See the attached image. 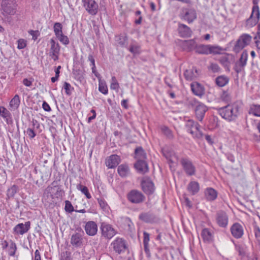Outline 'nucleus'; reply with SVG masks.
I'll use <instances>...</instances> for the list:
<instances>
[{
  "label": "nucleus",
  "mask_w": 260,
  "mask_h": 260,
  "mask_svg": "<svg viewBox=\"0 0 260 260\" xmlns=\"http://www.w3.org/2000/svg\"><path fill=\"white\" fill-rule=\"evenodd\" d=\"M240 104L235 103L218 109V113L225 119L232 121L235 120L239 114Z\"/></svg>",
  "instance_id": "1"
},
{
  "label": "nucleus",
  "mask_w": 260,
  "mask_h": 260,
  "mask_svg": "<svg viewBox=\"0 0 260 260\" xmlns=\"http://www.w3.org/2000/svg\"><path fill=\"white\" fill-rule=\"evenodd\" d=\"M187 104L191 107H194V112L197 119L202 121L208 108L204 104L199 102L194 98L187 99Z\"/></svg>",
  "instance_id": "2"
},
{
  "label": "nucleus",
  "mask_w": 260,
  "mask_h": 260,
  "mask_svg": "<svg viewBox=\"0 0 260 260\" xmlns=\"http://www.w3.org/2000/svg\"><path fill=\"white\" fill-rule=\"evenodd\" d=\"M16 4L15 0H3L2 13L5 17L14 15L16 13Z\"/></svg>",
  "instance_id": "3"
},
{
  "label": "nucleus",
  "mask_w": 260,
  "mask_h": 260,
  "mask_svg": "<svg viewBox=\"0 0 260 260\" xmlns=\"http://www.w3.org/2000/svg\"><path fill=\"white\" fill-rule=\"evenodd\" d=\"M185 126L187 131L195 138L200 139L203 136V134L200 130V125L192 119L187 120Z\"/></svg>",
  "instance_id": "4"
},
{
  "label": "nucleus",
  "mask_w": 260,
  "mask_h": 260,
  "mask_svg": "<svg viewBox=\"0 0 260 260\" xmlns=\"http://www.w3.org/2000/svg\"><path fill=\"white\" fill-rule=\"evenodd\" d=\"M128 200L134 204H139L144 201L145 196L140 191L133 189L130 191L127 194Z\"/></svg>",
  "instance_id": "5"
},
{
  "label": "nucleus",
  "mask_w": 260,
  "mask_h": 260,
  "mask_svg": "<svg viewBox=\"0 0 260 260\" xmlns=\"http://www.w3.org/2000/svg\"><path fill=\"white\" fill-rule=\"evenodd\" d=\"M260 16L259 8L257 5H255L252 8V13L250 17L246 21V26L248 27H252L257 23Z\"/></svg>",
  "instance_id": "6"
},
{
  "label": "nucleus",
  "mask_w": 260,
  "mask_h": 260,
  "mask_svg": "<svg viewBox=\"0 0 260 260\" xmlns=\"http://www.w3.org/2000/svg\"><path fill=\"white\" fill-rule=\"evenodd\" d=\"M181 164L183 171L187 176H193L196 174V167L190 160L188 158H182Z\"/></svg>",
  "instance_id": "7"
},
{
  "label": "nucleus",
  "mask_w": 260,
  "mask_h": 260,
  "mask_svg": "<svg viewBox=\"0 0 260 260\" xmlns=\"http://www.w3.org/2000/svg\"><path fill=\"white\" fill-rule=\"evenodd\" d=\"M82 2L83 7L90 15H95L97 14L99 6L94 0H82Z\"/></svg>",
  "instance_id": "8"
},
{
  "label": "nucleus",
  "mask_w": 260,
  "mask_h": 260,
  "mask_svg": "<svg viewBox=\"0 0 260 260\" xmlns=\"http://www.w3.org/2000/svg\"><path fill=\"white\" fill-rule=\"evenodd\" d=\"M114 250L120 254L125 251L127 249L126 241L122 238L117 237L111 243Z\"/></svg>",
  "instance_id": "9"
},
{
  "label": "nucleus",
  "mask_w": 260,
  "mask_h": 260,
  "mask_svg": "<svg viewBox=\"0 0 260 260\" xmlns=\"http://www.w3.org/2000/svg\"><path fill=\"white\" fill-rule=\"evenodd\" d=\"M101 229L102 236L108 239H111L116 234V231L111 225L109 224L103 223L101 224Z\"/></svg>",
  "instance_id": "10"
},
{
  "label": "nucleus",
  "mask_w": 260,
  "mask_h": 260,
  "mask_svg": "<svg viewBox=\"0 0 260 260\" xmlns=\"http://www.w3.org/2000/svg\"><path fill=\"white\" fill-rule=\"evenodd\" d=\"M50 49L49 50V55L53 60L56 61L58 59L60 51L59 45L53 39L50 40Z\"/></svg>",
  "instance_id": "11"
},
{
  "label": "nucleus",
  "mask_w": 260,
  "mask_h": 260,
  "mask_svg": "<svg viewBox=\"0 0 260 260\" xmlns=\"http://www.w3.org/2000/svg\"><path fill=\"white\" fill-rule=\"evenodd\" d=\"M251 37L247 34H243L238 40L235 46L236 50H239L248 45L251 41Z\"/></svg>",
  "instance_id": "12"
},
{
  "label": "nucleus",
  "mask_w": 260,
  "mask_h": 260,
  "mask_svg": "<svg viewBox=\"0 0 260 260\" xmlns=\"http://www.w3.org/2000/svg\"><path fill=\"white\" fill-rule=\"evenodd\" d=\"M182 19L190 23L197 18V14L193 9H185L182 10Z\"/></svg>",
  "instance_id": "13"
},
{
  "label": "nucleus",
  "mask_w": 260,
  "mask_h": 260,
  "mask_svg": "<svg viewBox=\"0 0 260 260\" xmlns=\"http://www.w3.org/2000/svg\"><path fill=\"white\" fill-rule=\"evenodd\" d=\"M30 228V221L25 222L17 224L13 229L14 233L17 235H23L27 233Z\"/></svg>",
  "instance_id": "14"
},
{
  "label": "nucleus",
  "mask_w": 260,
  "mask_h": 260,
  "mask_svg": "<svg viewBox=\"0 0 260 260\" xmlns=\"http://www.w3.org/2000/svg\"><path fill=\"white\" fill-rule=\"evenodd\" d=\"M83 233H75L71 238V244L76 248L80 247L83 245Z\"/></svg>",
  "instance_id": "15"
},
{
  "label": "nucleus",
  "mask_w": 260,
  "mask_h": 260,
  "mask_svg": "<svg viewBox=\"0 0 260 260\" xmlns=\"http://www.w3.org/2000/svg\"><path fill=\"white\" fill-rule=\"evenodd\" d=\"M141 186L143 190L146 194H152L154 191V184L148 179L143 180Z\"/></svg>",
  "instance_id": "16"
},
{
  "label": "nucleus",
  "mask_w": 260,
  "mask_h": 260,
  "mask_svg": "<svg viewBox=\"0 0 260 260\" xmlns=\"http://www.w3.org/2000/svg\"><path fill=\"white\" fill-rule=\"evenodd\" d=\"M216 222L220 227H226L228 223V216L225 212L219 211L216 214Z\"/></svg>",
  "instance_id": "17"
},
{
  "label": "nucleus",
  "mask_w": 260,
  "mask_h": 260,
  "mask_svg": "<svg viewBox=\"0 0 260 260\" xmlns=\"http://www.w3.org/2000/svg\"><path fill=\"white\" fill-rule=\"evenodd\" d=\"M47 191L52 199L59 198L62 196V191L61 188L57 185L48 186Z\"/></svg>",
  "instance_id": "18"
},
{
  "label": "nucleus",
  "mask_w": 260,
  "mask_h": 260,
  "mask_svg": "<svg viewBox=\"0 0 260 260\" xmlns=\"http://www.w3.org/2000/svg\"><path fill=\"white\" fill-rule=\"evenodd\" d=\"M86 233L89 236H94L98 232V226L93 221H89L86 223L84 226Z\"/></svg>",
  "instance_id": "19"
},
{
  "label": "nucleus",
  "mask_w": 260,
  "mask_h": 260,
  "mask_svg": "<svg viewBox=\"0 0 260 260\" xmlns=\"http://www.w3.org/2000/svg\"><path fill=\"white\" fill-rule=\"evenodd\" d=\"M120 162V158L119 156L116 154L110 155L106 159V165L109 169L116 167Z\"/></svg>",
  "instance_id": "20"
},
{
  "label": "nucleus",
  "mask_w": 260,
  "mask_h": 260,
  "mask_svg": "<svg viewBox=\"0 0 260 260\" xmlns=\"http://www.w3.org/2000/svg\"><path fill=\"white\" fill-rule=\"evenodd\" d=\"M191 91L197 96L202 97L205 94V88L200 83L194 82L190 84Z\"/></svg>",
  "instance_id": "21"
},
{
  "label": "nucleus",
  "mask_w": 260,
  "mask_h": 260,
  "mask_svg": "<svg viewBox=\"0 0 260 260\" xmlns=\"http://www.w3.org/2000/svg\"><path fill=\"white\" fill-rule=\"evenodd\" d=\"M231 231L232 235L236 238H241L243 234L242 226L237 223L234 224L232 226Z\"/></svg>",
  "instance_id": "22"
},
{
  "label": "nucleus",
  "mask_w": 260,
  "mask_h": 260,
  "mask_svg": "<svg viewBox=\"0 0 260 260\" xmlns=\"http://www.w3.org/2000/svg\"><path fill=\"white\" fill-rule=\"evenodd\" d=\"M139 219L147 223H153L155 221V216L150 212L142 213L139 215Z\"/></svg>",
  "instance_id": "23"
},
{
  "label": "nucleus",
  "mask_w": 260,
  "mask_h": 260,
  "mask_svg": "<svg viewBox=\"0 0 260 260\" xmlns=\"http://www.w3.org/2000/svg\"><path fill=\"white\" fill-rule=\"evenodd\" d=\"M199 75V73L196 68H192L185 70L184 76L187 80H191L197 78Z\"/></svg>",
  "instance_id": "24"
},
{
  "label": "nucleus",
  "mask_w": 260,
  "mask_h": 260,
  "mask_svg": "<svg viewBox=\"0 0 260 260\" xmlns=\"http://www.w3.org/2000/svg\"><path fill=\"white\" fill-rule=\"evenodd\" d=\"M135 167L138 172L141 174H145L148 171V165L144 160H137L135 165Z\"/></svg>",
  "instance_id": "25"
},
{
  "label": "nucleus",
  "mask_w": 260,
  "mask_h": 260,
  "mask_svg": "<svg viewBox=\"0 0 260 260\" xmlns=\"http://www.w3.org/2000/svg\"><path fill=\"white\" fill-rule=\"evenodd\" d=\"M205 196L208 201H212L217 198V192L213 188L208 187L205 190Z\"/></svg>",
  "instance_id": "26"
},
{
  "label": "nucleus",
  "mask_w": 260,
  "mask_h": 260,
  "mask_svg": "<svg viewBox=\"0 0 260 260\" xmlns=\"http://www.w3.org/2000/svg\"><path fill=\"white\" fill-rule=\"evenodd\" d=\"M187 189L192 195L197 193L200 190L199 183L196 181H191L187 185Z\"/></svg>",
  "instance_id": "27"
},
{
  "label": "nucleus",
  "mask_w": 260,
  "mask_h": 260,
  "mask_svg": "<svg viewBox=\"0 0 260 260\" xmlns=\"http://www.w3.org/2000/svg\"><path fill=\"white\" fill-rule=\"evenodd\" d=\"M20 97L18 94L15 96L11 99L9 103V109L11 111H15L17 110L20 105Z\"/></svg>",
  "instance_id": "28"
},
{
  "label": "nucleus",
  "mask_w": 260,
  "mask_h": 260,
  "mask_svg": "<svg viewBox=\"0 0 260 260\" xmlns=\"http://www.w3.org/2000/svg\"><path fill=\"white\" fill-rule=\"evenodd\" d=\"M192 31L189 27L184 24H180V36L182 37H190Z\"/></svg>",
  "instance_id": "29"
},
{
  "label": "nucleus",
  "mask_w": 260,
  "mask_h": 260,
  "mask_svg": "<svg viewBox=\"0 0 260 260\" xmlns=\"http://www.w3.org/2000/svg\"><path fill=\"white\" fill-rule=\"evenodd\" d=\"M118 173L122 177H125L129 174V169L127 165L121 164L118 167Z\"/></svg>",
  "instance_id": "30"
},
{
  "label": "nucleus",
  "mask_w": 260,
  "mask_h": 260,
  "mask_svg": "<svg viewBox=\"0 0 260 260\" xmlns=\"http://www.w3.org/2000/svg\"><path fill=\"white\" fill-rule=\"evenodd\" d=\"M128 50L134 55H139L141 53V47L135 41L131 44Z\"/></svg>",
  "instance_id": "31"
},
{
  "label": "nucleus",
  "mask_w": 260,
  "mask_h": 260,
  "mask_svg": "<svg viewBox=\"0 0 260 260\" xmlns=\"http://www.w3.org/2000/svg\"><path fill=\"white\" fill-rule=\"evenodd\" d=\"M196 52L200 54H209V45L200 44L196 47Z\"/></svg>",
  "instance_id": "32"
},
{
  "label": "nucleus",
  "mask_w": 260,
  "mask_h": 260,
  "mask_svg": "<svg viewBox=\"0 0 260 260\" xmlns=\"http://www.w3.org/2000/svg\"><path fill=\"white\" fill-rule=\"evenodd\" d=\"M0 116L7 122L12 118L11 114L10 111L3 106H0Z\"/></svg>",
  "instance_id": "33"
},
{
  "label": "nucleus",
  "mask_w": 260,
  "mask_h": 260,
  "mask_svg": "<svg viewBox=\"0 0 260 260\" xmlns=\"http://www.w3.org/2000/svg\"><path fill=\"white\" fill-rule=\"evenodd\" d=\"M201 235L205 242H209L212 240V234L208 229H203Z\"/></svg>",
  "instance_id": "34"
},
{
  "label": "nucleus",
  "mask_w": 260,
  "mask_h": 260,
  "mask_svg": "<svg viewBox=\"0 0 260 260\" xmlns=\"http://www.w3.org/2000/svg\"><path fill=\"white\" fill-rule=\"evenodd\" d=\"M135 155L137 160H144L146 158V153L141 147L136 149Z\"/></svg>",
  "instance_id": "35"
},
{
  "label": "nucleus",
  "mask_w": 260,
  "mask_h": 260,
  "mask_svg": "<svg viewBox=\"0 0 260 260\" xmlns=\"http://www.w3.org/2000/svg\"><path fill=\"white\" fill-rule=\"evenodd\" d=\"M229 79L228 77L225 76H220L216 79L217 85L220 87H223L227 84Z\"/></svg>",
  "instance_id": "36"
},
{
  "label": "nucleus",
  "mask_w": 260,
  "mask_h": 260,
  "mask_svg": "<svg viewBox=\"0 0 260 260\" xmlns=\"http://www.w3.org/2000/svg\"><path fill=\"white\" fill-rule=\"evenodd\" d=\"M98 203L101 208L106 213H109L110 211V207L107 203L106 201L102 198L98 199Z\"/></svg>",
  "instance_id": "37"
},
{
  "label": "nucleus",
  "mask_w": 260,
  "mask_h": 260,
  "mask_svg": "<svg viewBox=\"0 0 260 260\" xmlns=\"http://www.w3.org/2000/svg\"><path fill=\"white\" fill-rule=\"evenodd\" d=\"M99 90L105 95L107 94L108 92V89L106 82L104 80H102L101 79H99Z\"/></svg>",
  "instance_id": "38"
},
{
  "label": "nucleus",
  "mask_w": 260,
  "mask_h": 260,
  "mask_svg": "<svg viewBox=\"0 0 260 260\" xmlns=\"http://www.w3.org/2000/svg\"><path fill=\"white\" fill-rule=\"evenodd\" d=\"M77 188L78 190L81 191L87 199H90L91 198V196L89 192L88 189L86 186L79 184L77 185Z\"/></svg>",
  "instance_id": "39"
},
{
  "label": "nucleus",
  "mask_w": 260,
  "mask_h": 260,
  "mask_svg": "<svg viewBox=\"0 0 260 260\" xmlns=\"http://www.w3.org/2000/svg\"><path fill=\"white\" fill-rule=\"evenodd\" d=\"M209 54H219L222 50V48L219 46L209 45Z\"/></svg>",
  "instance_id": "40"
},
{
  "label": "nucleus",
  "mask_w": 260,
  "mask_h": 260,
  "mask_svg": "<svg viewBox=\"0 0 260 260\" xmlns=\"http://www.w3.org/2000/svg\"><path fill=\"white\" fill-rule=\"evenodd\" d=\"M249 113L255 116L260 117V105H252L250 107Z\"/></svg>",
  "instance_id": "41"
},
{
  "label": "nucleus",
  "mask_w": 260,
  "mask_h": 260,
  "mask_svg": "<svg viewBox=\"0 0 260 260\" xmlns=\"http://www.w3.org/2000/svg\"><path fill=\"white\" fill-rule=\"evenodd\" d=\"M119 88V84L115 76L111 78L110 89L118 92Z\"/></svg>",
  "instance_id": "42"
},
{
  "label": "nucleus",
  "mask_w": 260,
  "mask_h": 260,
  "mask_svg": "<svg viewBox=\"0 0 260 260\" xmlns=\"http://www.w3.org/2000/svg\"><path fill=\"white\" fill-rule=\"evenodd\" d=\"M53 29L56 37L62 34V26L60 23H55L54 24Z\"/></svg>",
  "instance_id": "43"
},
{
  "label": "nucleus",
  "mask_w": 260,
  "mask_h": 260,
  "mask_svg": "<svg viewBox=\"0 0 260 260\" xmlns=\"http://www.w3.org/2000/svg\"><path fill=\"white\" fill-rule=\"evenodd\" d=\"M18 190V187L14 185L9 188L7 190V196L8 198H12L14 196Z\"/></svg>",
  "instance_id": "44"
},
{
  "label": "nucleus",
  "mask_w": 260,
  "mask_h": 260,
  "mask_svg": "<svg viewBox=\"0 0 260 260\" xmlns=\"http://www.w3.org/2000/svg\"><path fill=\"white\" fill-rule=\"evenodd\" d=\"M135 23L136 24H140L142 21V16L141 15V12L137 10L135 13Z\"/></svg>",
  "instance_id": "45"
},
{
  "label": "nucleus",
  "mask_w": 260,
  "mask_h": 260,
  "mask_svg": "<svg viewBox=\"0 0 260 260\" xmlns=\"http://www.w3.org/2000/svg\"><path fill=\"white\" fill-rule=\"evenodd\" d=\"M17 250V246L15 243L12 241L10 245L9 255L10 256H13L15 255L16 251Z\"/></svg>",
  "instance_id": "46"
},
{
  "label": "nucleus",
  "mask_w": 260,
  "mask_h": 260,
  "mask_svg": "<svg viewBox=\"0 0 260 260\" xmlns=\"http://www.w3.org/2000/svg\"><path fill=\"white\" fill-rule=\"evenodd\" d=\"M64 210L68 213H72L75 211V209H74L73 206L69 201H66Z\"/></svg>",
  "instance_id": "47"
},
{
  "label": "nucleus",
  "mask_w": 260,
  "mask_h": 260,
  "mask_svg": "<svg viewBox=\"0 0 260 260\" xmlns=\"http://www.w3.org/2000/svg\"><path fill=\"white\" fill-rule=\"evenodd\" d=\"M17 48L19 50L24 49L27 45V41L23 39H19L17 41Z\"/></svg>",
  "instance_id": "48"
},
{
  "label": "nucleus",
  "mask_w": 260,
  "mask_h": 260,
  "mask_svg": "<svg viewBox=\"0 0 260 260\" xmlns=\"http://www.w3.org/2000/svg\"><path fill=\"white\" fill-rule=\"evenodd\" d=\"M58 40L63 44L67 45L69 43V40L67 36L63 34H61L56 37Z\"/></svg>",
  "instance_id": "49"
},
{
  "label": "nucleus",
  "mask_w": 260,
  "mask_h": 260,
  "mask_svg": "<svg viewBox=\"0 0 260 260\" xmlns=\"http://www.w3.org/2000/svg\"><path fill=\"white\" fill-rule=\"evenodd\" d=\"M220 62L225 68H229L230 66V61L228 56L225 55L222 56L220 58Z\"/></svg>",
  "instance_id": "50"
},
{
  "label": "nucleus",
  "mask_w": 260,
  "mask_h": 260,
  "mask_svg": "<svg viewBox=\"0 0 260 260\" xmlns=\"http://www.w3.org/2000/svg\"><path fill=\"white\" fill-rule=\"evenodd\" d=\"M60 260H72L71 253L68 251L62 252L60 254Z\"/></svg>",
  "instance_id": "51"
},
{
  "label": "nucleus",
  "mask_w": 260,
  "mask_h": 260,
  "mask_svg": "<svg viewBox=\"0 0 260 260\" xmlns=\"http://www.w3.org/2000/svg\"><path fill=\"white\" fill-rule=\"evenodd\" d=\"M63 88L65 90L66 93L70 95L71 94L72 90L73 89V88L72 87L71 84L67 82L64 83Z\"/></svg>",
  "instance_id": "52"
},
{
  "label": "nucleus",
  "mask_w": 260,
  "mask_h": 260,
  "mask_svg": "<svg viewBox=\"0 0 260 260\" xmlns=\"http://www.w3.org/2000/svg\"><path fill=\"white\" fill-rule=\"evenodd\" d=\"M162 132L169 138H172L173 137L172 133L170 129H169L166 126H162L161 128Z\"/></svg>",
  "instance_id": "53"
},
{
  "label": "nucleus",
  "mask_w": 260,
  "mask_h": 260,
  "mask_svg": "<svg viewBox=\"0 0 260 260\" xmlns=\"http://www.w3.org/2000/svg\"><path fill=\"white\" fill-rule=\"evenodd\" d=\"M245 66L243 65L239 61H238L234 67V70L237 73L241 72L244 69Z\"/></svg>",
  "instance_id": "54"
},
{
  "label": "nucleus",
  "mask_w": 260,
  "mask_h": 260,
  "mask_svg": "<svg viewBox=\"0 0 260 260\" xmlns=\"http://www.w3.org/2000/svg\"><path fill=\"white\" fill-rule=\"evenodd\" d=\"M245 66L243 65L239 61H238L234 67V70L237 73L241 72L244 69Z\"/></svg>",
  "instance_id": "55"
},
{
  "label": "nucleus",
  "mask_w": 260,
  "mask_h": 260,
  "mask_svg": "<svg viewBox=\"0 0 260 260\" xmlns=\"http://www.w3.org/2000/svg\"><path fill=\"white\" fill-rule=\"evenodd\" d=\"M247 60V54L246 52H243L241 55L240 58L238 60L243 65L246 66Z\"/></svg>",
  "instance_id": "56"
},
{
  "label": "nucleus",
  "mask_w": 260,
  "mask_h": 260,
  "mask_svg": "<svg viewBox=\"0 0 260 260\" xmlns=\"http://www.w3.org/2000/svg\"><path fill=\"white\" fill-rule=\"evenodd\" d=\"M127 41V37L126 36L120 35L118 37L117 42L119 44L123 46L125 45L126 42Z\"/></svg>",
  "instance_id": "57"
},
{
  "label": "nucleus",
  "mask_w": 260,
  "mask_h": 260,
  "mask_svg": "<svg viewBox=\"0 0 260 260\" xmlns=\"http://www.w3.org/2000/svg\"><path fill=\"white\" fill-rule=\"evenodd\" d=\"M33 82H34V79H32V78H29V79L24 78L22 81L23 84L25 86H27V87H30L32 85Z\"/></svg>",
  "instance_id": "58"
},
{
  "label": "nucleus",
  "mask_w": 260,
  "mask_h": 260,
  "mask_svg": "<svg viewBox=\"0 0 260 260\" xmlns=\"http://www.w3.org/2000/svg\"><path fill=\"white\" fill-rule=\"evenodd\" d=\"M28 33L32 36V39L34 41H36L39 35V32L38 30H30L28 31Z\"/></svg>",
  "instance_id": "59"
},
{
  "label": "nucleus",
  "mask_w": 260,
  "mask_h": 260,
  "mask_svg": "<svg viewBox=\"0 0 260 260\" xmlns=\"http://www.w3.org/2000/svg\"><path fill=\"white\" fill-rule=\"evenodd\" d=\"M209 69L214 73L218 72L220 70V68L216 63H211Z\"/></svg>",
  "instance_id": "60"
},
{
  "label": "nucleus",
  "mask_w": 260,
  "mask_h": 260,
  "mask_svg": "<svg viewBox=\"0 0 260 260\" xmlns=\"http://www.w3.org/2000/svg\"><path fill=\"white\" fill-rule=\"evenodd\" d=\"M26 133L28 137L31 139L35 138V136H36V134L34 132V129H32L31 128H28L27 129Z\"/></svg>",
  "instance_id": "61"
},
{
  "label": "nucleus",
  "mask_w": 260,
  "mask_h": 260,
  "mask_svg": "<svg viewBox=\"0 0 260 260\" xmlns=\"http://www.w3.org/2000/svg\"><path fill=\"white\" fill-rule=\"evenodd\" d=\"M143 237V244H149V242L150 241L149 234L146 232H144Z\"/></svg>",
  "instance_id": "62"
},
{
  "label": "nucleus",
  "mask_w": 260,
  "mask_h": 260,
  "mask_svg": "<svg viewBox=\"0 0 260 260\" xmlns=\"http://www.w3.org/2000/svg\"><path fill=\"white\" fill-rule=\"evenodd\" d=\"M183 198L184 200V205L186 207H188L189 208H191L192 207V203H191V201L189 200V199L185 196H184Z\"/></svg>",
  "instance_id": "63"
},
{
  "label": "nucleus",
  "mask_w": 260,
  "mask_h": 260,
  "mask_svg": "<svg viewBox=\"0 0 260 260\" xmlns=\"http://www.w3.org/2000/svg\"><path fill=\"white\" fill-rule=\"evenodd\" d=\"M42 108L45 111L49 112L51 111V108L47 103L44 102L42 104Z\"/></svg>",
  "instance_id": "64"
}]
</instances>
